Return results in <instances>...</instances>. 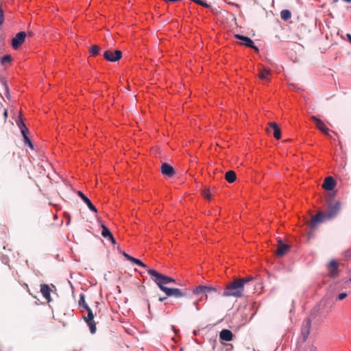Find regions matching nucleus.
Wrapping results in <instances>:
<instances>
[{
	"instance_id": "obj_5",
	"label": "nucleus",
	"mask_w": 351,
	"mask_h": 351,
	"mask_svg": "<svg viewBox=\"0 0 351 351\" xmlns=\"http://www.w3.org/2000/svg\"><path fill=\"white\" fill-rule=\"evenodd\" d=\"M311 326H312V324H311V318L310 317L305 318L303 320L302 326H301V339H302V343H304L307 340L308 335L311 332Z\"/></svg>"
},
{
	"instance_id": "obj_41",
	"label": "nucleus",
	"mask_w": 351,
	"mask_h": 351,
	"mask_svg": "<svg viewBox=\"0 0 351 351\" xmlns=\"http://www.w3.org/2000/svg\"><path fill=\"white\" fill-rule=\"evenodd\" d=\"M4 116H5V117H7V116H8L7 110H5V112H4Z\"/></svg>"
},
{
	"instance_id": "obj_29",
	"label": "nucleus",
	"mask_w": 351,
	"mask_h": 351,
	"mask_svg": "<svg viewBox=\"0 0 351 351\" xmlns=\"http://www.w3.org/2000/svg\"><path fill=\"white\" fill-rule=\"evenodd\" d=\"M11 61H12V57L9 54L3 56L1 58V64L3 66H5L6 64L10 63Z\"/></svg>"
},
{
	"instance_id": "obj_15",
	"label": "nucleus",
	"mask_w": 351,
	"mask_h": 351,
	"mask_svg": "<svg viewBox=\"0 0 351 351\" xmlns=\"http://www.w3.org/2000/svg\"><path fill=\"white\" fill-rule=\"evenodd\" d=\"M290 249V245L284 243L282 240L279 239L276 250V254L278 256H283Z\"/></svg>"
},
{
	"instance_id": "obj_34",
	"label": "nucleus",
	"mask_w": 351,
	"mask_h": 351,
	"mask_svg": "<svg viewBox=\"0 0 351 351\" xmlns=\"http://www.w3.org/2000/svg\"><path fill=\"white\" fill-rule=\"evenodd\" d=\"M317 311L316 309H313L311 313L308 317L311 318V320L312 321L313 319H315L317 316Z\"/></svg>"
},
{
	"instance_id": "obj_27",
	"label": "nucleus",
	"mask_w": 351,
	"mask_h": 351,
	"mask_svg": "<svg viewBox=\"0 0 351 351\" xmlns=\"http://www.w3.org/2000/svg\"><path fill=\"white\" fill-rule=\"evenodd\" d=\"M131 259V263H132L134 265H136L138 266H140L143 268H147V265L143 263L140 259L136 258H130Z\"/></svg>"
},
{
	"instance_id": "obj_2",
	"label": "nucleus",
	"mask_w": 351,
	"mask_h": 351,
	"mask_svg": "<svg viewBox=\"0 0 351 351\" xmlns=\"http://www.w3.org/2000/svg\"><path fill=\"white\" fill-rule=\"evenodd\" d=\"M147 273L151 277V278L155 282V283L158 286L160 289L165 293V288H167L165 287V285H167L166 282V275L162 274L153 269H147Z\"/></svg>"
},
{
	"instance_id": "obj_40",
	"label": "nucleus",
	"mask_w": 351,
	"mask_h": 351,
	"mask_svg": "<svg viewBox=\"0 0 351 351\" xmlns=\"http://www.w3.org/2000/svg\"><path fill=\"white\" fill-rule=\"evenodd\" d=\"M165 299H166V298H160L159 301L163 302Z\"/></svg>"
},
{
	"instance_id": "obj_21",
	"label": "nucleus",
	"mask_w": 351,
	"mask_h": 351,
	"mask_svg": "<svg viewBox=\"0 0 351 351\" xmlns=\"http://www.w3.org/2000/svg\"><path fill=\"white\" fill-rule=\"evenodd\" d=\"M233 334L228 329H223L219 332V339L222 341H230L232 340Z\"/></svg>"
},
{
	"instance_id": "obj_35",
	"label": "nucleus",
	"mask_w": 351,
	"mask_h": 351,
	"mask_svg": "<svg viewBox=\"0 0 351 351\" xmlns=\"http://www.w3.org/2000/svg\"><path fill=\"white\" fill-rule=\"evenodd\" d=\"M166 282L168 284H169L170 282H176V280L174 278H171V277H169V276H166Z\"/></svg>"
},
{
	"instance_id": "obj_26",
	"label": "nucleus",
	"mask_w": 351,
	"mask_h": 351,
	"mask_svg": "<svg viewBox=\"0 0 351 351\" xmlns=\"http://www.w3.org/2000/svg\"><path fill=\"white\" fill-rule=\"evenodd\" d=\"M280 17L282 19H283L285 21H287L288 19H289L291 17V13L288 10H282L280 12Z\"/></svg>"
},
{
	"instance_id": "obj_30",
	"label": "nucleus",
	"mask_w": 351,
	"mask_h": 351,
	"mask_svg": "<svg viewBox=\"0 0 351 351\" xmlns=\"http://www.w3.org/2000/svg\"><path fill=\"white\" fill-rule=\"evenodd\" d=\"M238 280L240 282H242L243 287L244 288V285L249 282L250 281H251L252 280V278L246 277V278H239Z\"/></svg>"
},
{
	"instance_id": "obj_6",
	"label": "nucleus",
	"mask_w": 351,
	"mask_h": 351,
	"mask_svg": "<svg viewBox=\"0 0 351 351\" xmlns=\"http://www.w3.org/2000/svg\"><path fill=\"white\" fill-rule=\"evenodd\" d=\"M165 293L167 297H175L176 298L188 297L189 293L184 289H180L178 288H165Z\"/></svg>"
},
{
	"instance_id": "obj_42",
	"label": "nucleus",
	"mask_w": 351,
	"mask_h": 351,
	"mask_svg": "<svg viewBox=\"0 0 351 351\" xmlns=\"http://www.w3.org/2000/svg\"><path fill=\"white\" fill-rule=\"evenodd\" d=\"M70 223V219H68V221L66 223V225L68 226Z\"/></svg>"
},
{
	"instance_id": "obj_18",
	"label": "nucleus",
	"mask_w": 351,
	"mask_h": 351,
	"mask_svg": "<svg viewBox=\"0 0 351 351\" xmlns=\"http://www.w3.org/2000/svg\"><path fill=\"white\" fill-rule=\"evenodd\" d=\"M311 119L315 122V123L316 125V127L322 132H323L324 134H326L327 136L329 135V134H328V132H329L328 128L324 125V123H323V121L321 119H318L315 116H312L311 117Z\"/></svg>"
},
{
	"instance_id": "obj_8",
	"label": "nucleus",
	"mask_w": 351,
	"mask_h": 351,
	"mask_svg": "<svg viewBox=\"0 0 351 351\" xmlns=\"http://www.w3.org/2000/svg\"><path fill=\"white\" fill-rule=\"evenodd\" d=\"M87 311V315L83 316L84 319L85 320L87 325L89 326V330L91 334H95L97 330L96 324L94 319V315L92 309L89 307L86 309Z\"/></svg>"
},
{
	"instance_id": "obj_1",
	"label": "nucleus",
	"mask_w": 351,
	"mask_h": 351,
	"mask_svg": "<svg viewBox=\"0 0 351 351\" xmlns=\"http://www.w3.org/2000/svg\"><path fill=\"white\" fill-rule=\"evenodd\" d=\"M243 290L244 289L243 287L242 282H240L237 279L229 283V285H227L226 288L222 293V295L223 297H240Z\"/></svg>"
},
{
	"instance_id": "obj_9",
	"label": "nucleus",
	"mask_w": 351,
	"mask_h": 351,
	"mask_svg": "<svg viewBox=\"0 0 351 351\" xmlns=\"http://www.w3.org/2000/svg\"><path fill=\"white\" fill-rule=\"evenodd\" d=\"M328 211L325 213L326 218L331 219L334 218L340 210V202L337 201L335 204H332L330 200L328 202Z\"/></svg>"
},
{
	"instance_id": "obj_16",
	"label": "nucleus",
	"mask_w": 351,
	"mask_h": 351,
	"mask_svg": "<svg viewBox=\"0 0 351 351\" xmlns=\"http://www.w3.org/2000/svg\"><path fill=\"white\" fill-rule=\"evenodd\" d=\"M77 195L83 200V202L86 204L88 208L93 213H97V209L90 200V199L86 196L81 191H77Z\"/></svg>"
},
{
	"instance_id": "obj_3",
	"label": "nucleus",
	"mask_w": 351,
	"mask_h": 351,
	"mask_svg": "<svg viewBox=\"0 0 351 351\" xmlns=\"http://www.w3.org/2000/svg\"><path fill=\"white\" fill-rule=\"evenodd\" d=\"M217 289L212 286L199 285L193 290V293L197 295L204 294L199 299V301H203L207 299V294L210 293H216Z\"/></svg>"
},
{
	"instance_id": "obj_36",
	"label": "nucleus",
	"mask_w": 351,
	"mask_h": 351,
	"mask_svg": "<svg viewBox=\"0 0 351 351\" xmlns=\"http://www.w3.org/2000/svg\"><path fill=\"white\" fill-rule=\"evenodd\" d=\"M1 82H2V84H3V87H4V88H5V91H6L7 93H8V92H9V87H8V84L6 83V82H5V80H3V81H2V80H1Z\"/></svg>"
},
{
	"instance_id": "obj_7",
	"label": "nucleus",
	"mask_w": 351,
	"mask_h": 351,
	"mask_svg": "<svg viewBox=\"0 0 351 351\" xmlns=\"http://www.w3.org/2000/svg\"><path fill=\"white\" fill-rule=\"evenodd\" d=\"M103 56L104 59L108 62H117L121 58L122 52L119 49L114 51L108 49L104 52Z\"/></svg>"
},
{
	"instance_id": "obj_23",
	"label": "nucleus",
	"mask_w": 351,
	"mask_h": 351,
	"mask_svg": "<svg viewBox=\"0 0 351 351\" xmlns=\"http://www.w3.org/2000/svg\"><path fill=\"white\" fill-rule=\"evenodd\" d=\"M271 74V71L269 69H267L265 67H262L259 70L258 77L263 81L264 82H269V76Z\"/></svg>"
},
{
	"instance_id": "obj_4",
	"label": "nucleus",
	"mask_w": 351,
	"mask_h": 351,
	"mask_svg": "<svg viewBox=\"0 0 351 351\" xmlns=\"http://www.w3.org/2000/svg\"><path fill=\"white\" fill-rule=\"evenodd\" d=\"M16 124L21 130V134L23 137V141H24L25 145L29 147L30 149H34L33 143H32V141L30 140V138L27 136V134L29 132L28 128H27V126L25 125V124L24 123V122L22 121L21 119H19V120L16 121Z\"/></svg>"
},
{
	"instance_id": "obj_19",
	"label": "nucleus",
	"mask_w": 351,
	"mask_h": 351,
	"mask_svg": "<svg viewBox=\"0 0 351 351\" xmlns=\"http://www.w3.org/2000/svg\"><path fill=\"white\" fill-rule=\"evenodd\" d=\"M101 235L105 239H108L112 244H115L116 241L115 239L110 232V229L106 226L104 224L101 225Z\"/></svg>"
},
{
	"instance_id": "obj_17",
	"label": "nucleus",
	"mask_w": 351,
	"mask_h": 351,
	"mask_svg": "<svg viewBox=\"0 0 351 351\" xmlns=\"http://www.w3.org/2000/svg\"><path fill=\"white\" fill-rule=\"evenodd\" d=\"M328 274L330 278H335L338 276V267L339 264L335 260H332L329 263Z\"/></svg>"
},
{
	"instance_id": "obj_28",
	"label": "nucleus",
	"mask_w": 351,
	"mask_h": 351,
	"mask_svg": "<svg viewBox=\"0 0 351 351\" xmlns=\"http://www.w3.org/2000/svg\"><path fill=\"white\" fill-rule=\"evenodd\" d=\"M79 305L84 309L89 308L88 305L85 302V295L83 293L80 295Z\"/></svg>"
},
{
	"instance_id": "obj_20",
	"label": "nucleus",
	"mask_w": 351,
	"mask_h": 351,
	"mask_svg": "<svg viewBox=\"0 0 351 351\" xmlns=\"http://www.w3.org/2000/svg\"><path fill=\"white\" fill-rule=\"evenodd\" d=\"M337 182L335 180L331 177H327L323 183V188L327 191H332L335 187Z\"/></svg>"
},
{
	"instance_id": "obj_24",
	"label": "nucleus",
	"mask_w": 351,
	"mask_h": 351,
	"mask_svg": "<svg viewBox=\"0 0 351 351\" xmlns=\"http://www.w3.org/2000/svg\"><path fill=\"white\" fill-rule=\"evenodd\" d=\"M225 178L229 183H232L237 179L236 173L232 170H229L225 173Z\"/></svg>"
},
{
	"instance_id": "obj_12",
	"label": "nucleus",
	"mask_w": 351,
	"mask_h": 351,
	"mask_svg": "<svg viewBox=\"0 0 351 351\" xmlns=\"http://www.w3.org/2000/svg\"><path fill=\"white\" fill-rule=\"evenodd\" d=\"M234 37L241 40L243 45L258 51V48L254 45V41L250 38L240 34H236Z\"/></svg>"
},
{
	"instance_id": "obj_43",
	"label": "nucleus",
	"mask_w": 351,
	"mask_h": 351,
	"mask_svg": "<svg viewBox=\"0 0 351 351\" xmlns=\"http://www.w3.org/2000/svg\"><path fill=\"white\" fill-rule=\"evenodd\" d=\"M350 280L351 281V278H350Z\"/></svg>"
},
{
	"instance_id": "obj_13",
	"label": "nucleus",
	"mask_w": 351,
	"mask_h": 351,
	"mask_svg": "<svg viewBox=\"0 0 351 351\" xmlns=\"http://www.w3.org/2000/svg\"><path fill=\"white\" fill-rule=\"evenodd\" d=\"M161 173L168 178H172L176 174L175 169L167 162H162L160 167Z\"/></svg>"
},
{
	"instance_id": "obj_25",
	"label": "nucleus",
	"mask_w": 351,
	"mask_h": 351,
	"mask_svg": "<svg viewBox=\"0 0 351 351\" xmlns=\"http://www.w3.org/2000/svg\"><path fill=\"white\" fill-rule=\"evenodd\" d=\"M101 51V48L99 46L97 45H92L90 47L89 52L92 56H96L99 54Z\"/></svg>"
},
{
	"instance_id": "obj_32",
	"label": "nucleus",
	"mask_w": 351,
	"mask_h": 351,
	"mask_svg": "<svg viewBox=\"0 0 351 351\" xmlns=\"http://www.w3.org/2000/svg\"><path fill=\"white\" fill-rule=\"evenodd\" d=\"M203 195L204 198L207 199L208 200H210L211 199V194L208 190L204 191Z\"/></svg>"
},
{
	"instance_id": "obj_37",
	"label": "nucleus",
	"mask_w": 351,
	"mask_h": 351,
	"mask_svg": "<svg viewBox=\"0 0 351 351\" xmlns=\"http://www.w3.org/2000/svg\"><path fill=\"white\" fill-rule=\"evenodd\" d=\"M123 256L126 258V259H127L128 261H130V262H131V259H130V258H134L133 256H130V255L128 254H127V253H125V252H123Z\"/></svg>"
},
{
	"instance_id": "obj_14",
	"label": "nucleus",
	"mask_w": 351,
	"mask_h": 351,
	"mask_svg": "<svg viewBox=\"0 0 351 351\" xmlns=\"http://www.w3.org/2000/svg\"><path fill=\"white\" fill-rule=\"evenodd\" d=\"M269 134H273L276 139H280L281 137V130L278 125L276 122H270L267 128Z\"/></svg>"
},
{
	"instance_id": "obj_10",
	"label": "nucleus",
	"mask_w": 351,
	"mask_h": 351,
	"mask_svg": "<svg viewBox=\"0 0 351 351\" xmlns=\"http://www.w3.org/2000/svg\"><path fill=\"white\" fill-rule=\"evenodd\" d=\"M326 220H328L326 217V214L324 212H319L317 215L312 217L310 222L309 227L311 229L316 228V226Z\"/></svg>"
},
{
	"instance_id": "obj_31",
	"label": "nucleus",
	"mask_w": 351,
	"mask_h": 351,
	"mask_svg": "<svg viewBox=\"0 0 351 351\" xmlns=\"http://www.w3.org/2000/svg\"><path fill=\"white\" fill-rule=\"evenodd\" d=\"M4 19V11L0 5V26L3 23Z\"/></svg>"
},
{
	"instance_id": "obj_33",
	"label": "nucleus",
	"mask_w": 351,
	"mask_h": 351,
	"mask_svg": "<svg viewBox=\"0 0 351 351\" xmlns=\"http://www.w3.org/2000/svg\"><path fill=\"white\" fill-rule=\"evenodd\" d=\"M348 294L345 292L341 293L337 295V300H342L347 297Z\"/></svg>"
},
{
	"instance_id": "obj_11",
	"label": "nucleus",
	"mask_w": 351,
	"mask_h": 351,
	"mask_svg": "<svg viewBox=\"0 0 351 351\" xmlns=\"http://www.w3.org/2000/svg\"><path fill=\"white\" fill-rule=\"evenodd\" d=\"M26 36L25 32L21 31L18 32L12 40V47L13 49H18L25 42Z\"/></svg>"
},
{
	"instance_id": "obj_22",
	"label": "nucleus",
	"mask_w": 351,
	"mask_h": 351,
	"mask_svg": "<svg viewBox=\"0 0 351 351\" xmlns=\"http://www.w3.org/2000/svg\"><path fill=\"white\" fill-rule=\"evenodd\" d=\"M51 289L48 285L44 284L40 285V292L43 296L48 301H51Z\"/></svg>"
},
{
	"instance_id": "obj_38",
	"label": "nucleus",
	"mask_w": 351,
	"mask_h": 351,
	"mask_svg": "<svg viewBox=\"0 0 351 351\" xmlns=\"http://www.w3.org/2000/svg\"><path fill=\"white\" fill-rule=\"evenodd\" d=\"M193 306L196 308V309L197 311H199L200 310V308L198 305V301H195L193 303Z\"/></svg>"
},
{
	"instance_id": "obj_39",
	"label": "nucleus",
	"mask_w": 351,
	"mask_h": 351,
	"mask_svg": "<svg viewBox=\"0 0 351 351\" xmlns=\"http://www.w3.org/2000/svg\"><path fill=\"white\" fill-rule=\"evenodd\" d=\"M346 36L348 38V41L351 43V34H347Z\"/></svg>"
}]
</instances>
